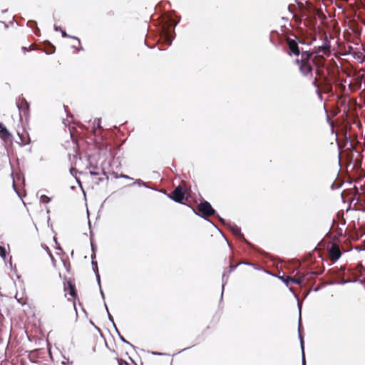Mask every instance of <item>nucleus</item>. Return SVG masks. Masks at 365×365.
Wrapping results in <instances>:
<instances>
[{"instance_id": "1", "label": "nucleus", "mask_w": 365, "mask_h": 365, "mask_svg": "<svg viewBox=\"0 0 365 365\" xmlns=\"http://www.w3.org/2000/svg\"><path fill=\"white\" fill-rule=\"evenodd\" d=\"M296 62L299 65V71L303 76L307 78L312 76L314 59L312 58V53L308 52L302 53L301 59H297Z\"/></svg>"}, {"instance_id": "2", "label": "nucleus", "mask_w": 365, "mask_h": 365, "mask_svg": "<svg viewBox=\"0 0 365 365\" xmlns=\"http://www.w3.org/2000/svg\"><path fill=\"white\" fill-rule=\"evenodd\" d=\"M198 210L203 215L207 217L213 215L215 212V210L212 207L210 203L207 201L201 202L198 205Z\"/></svg>"}, {"instance_id": "3", "label": "nucleus", "mask_w": 365, "mask_h": 365, "mask_svg": "<svg viewBox=\"0 0 365 365\" xmlns=\"http://www.w3.org/2000/svg\"><path fill=\"white\" fill-rule=\"evenodd\" d=\"M329 257L331 260L336 261L341 257V251L339 247L336 244H332L329 250Z\"/></svg>"}, {"instance_id": "4", "label": "nucleus", "mask_w": 365, "mask_h": 365, "mask_svg": "<svg viewBox=\"0 0 365 365\" xmlns=\"http://www.w3.org/2000/svg\"><path fill=\"white\" fill-rule=\"evenodd\" d=\"M184 195L183 190L180 186H178L174 190L172 199L177 202H181L184 199Z\"/></svg>"}, {"instance_id": "5", "label": "nucleus", "mask_w": 365, "mask_h": 365, "mask_svg": "<svg viewBox=\"0 0 365 365\" xmlns=\"http://www.w3.org/2000/svg\"><path fill=\"white\" fill-rule=\"evenodd\" d=\"M11 137V135L5 125L2 123H0V138L4 140H6Z\"/></svg>"}, {"instance_id": "6", "label": "nucleus", "mask_w": 365, "mask_h": 365, "mask_svg": "<svg viewBox=\"0 0 365 365\" xmlns=\"http://www.w3.org/2000/svg\"><path fill=\"white\" fill-rule=\"evenodd\" d=\"M288 45L292 53L299 56L300 53L297 43L294 40H289Z\"/></svg>"}, {"instance_id": "7", "label": "nucleus", "mask_w": 365, "mask_h": 365, "mask_svg": "<svg viewBox=\"0 0 365 365\" xmlns=\"http://www.w3.org/2000/svg\"><path fill=\"white\" fill-rule=\"evenodd\" d=\"M300 322H301V309H299V336L300 339V344H301V349L302 351V365H305V357H304V341L302 336L300 334Z\"/></svg>"}, {"instance_id": "8", "label": "nucleus", "mask_w": 365, "mask_h": 365, "mask_svg": "<svg viewBox=\"0 0 365 365\" xmlns=\"http://www.w3.org/2000/svg\"><path fill=\"white\" fill-rule=\"evenodd\" d=\"M330 43L328 41L324 42L321 46H319V53L322 52L324 54L329 53Z\"/></svg>"}, {"instance_id": "9", "label": "nucleus", "mask_w": 365, "mask_h": 365, "mask_svg": "<svg viewBox=\"0 0 365 365\" xmlns=\"http://www.w3.org/2000/svg\"><path fill=\"white\" fill-rule=\"evenodd\" d=\"M230 229L234 235L239 236L240 237L244 238L243 235L241 233L240 228L237 227L236 225L233 224L230 225Z\"/></svg>"}, {"instance_id": "10", "label": "nucleus", "mask_w": 365, "mask_h": 365, "mask_svg": "<svg viewBox=\"0 0 365 365\" xmlns=\"http://www.w3.org/2000/svg\"><path fill=\"white\" fill-rule=\"evenodd\" d=\"M92 265L93 267V269L94 271L96 272V278H97V280H98V284H100V275L98 272V267H97V263L94 261H92Z\"/></svg>"}, {"instance_id": "11", "label": "nucleus", "mask_w": 365, "mask_h": 365, "mask_svg": "<svg viewBox=\"0 0 365 365\" xmlns=\"http://www.w3.org/2000/svg\"><path fill=\"white\" fill-rule=\"evenodd\" d=\"M50 201H51V198L48 197V196L45 195H42L40 197V202L41 203L46 204V203H48Z\"/></svg>"}, {"instance_id": "12", "label": "nucleus", "mask_w": 365, "mask_h": 365, "mask_svg": "<svg viewBox=\"0 0 365 365\" xmlns=\"http://www.w3.org/2000/svg\"><path fill=\"white\" fill-rule=\"evenodd\" d=\"M69 294L73 297H76V290H75V287L71 284V283H69Z\"/></svg>"}, {"instance_id": "13", "label": "nucleus", "mask_w": 365, "mask_h": 365, "mask_svg": "<svg viewBox=\"0 0 365 365\" xmlns=\"http://www.w3.org/2000/svg\"><path fill=\"white\" fill-rule=\"evenodd\" d=\"M0 256L3 258V259H5L6 257V250L4 247L0 246Z\"/></svg>"}, {"instance_id": "14", "label": "nucleus", "mask_w": 365, "mask_h": 365, "mask_svg": "<svg viewBox=\"0 0 365 365\" xmlns=\"http://www.w3.org/2000/svg\"><path fill=\"white\" fill-rule=\"evenodd\" d=\"M135 184H137L138 186H144V187H147L145 182H144L143 181H142L141 180L138 179V180H136V181L135 182Z\"/></svg>"}, {"instance_id": "15", "label": "nucleus", "mask_w": 365, "mask_h": 365, "mask_svg": "<svg viewBox=\"0 0 365 365\" xmlns=\"http://www.w3.org/2000/svg\"><path fill=\"white\" fill-rule=\"evenodd\" d=\"M106 308L107 312H108V307H107V306H106ZM108 318H109V320H110V322H112V323H113V324H114V321H113V317L110 315V314L109 312H108Z\"/></svg>"}, {"instance_id": "16", "label": "nucleus", "mask_w": 365, "mask_h": 365, "mask_svg": "<svg viewBox=\"0 0 365 365\" xmlns=\"http://www.w3.org/2000/svg\"><path fill=\"white\" fill-rule=\"evenodd\" d=\"M225 274H223V276H222V291L221 296H222V294H223V289H224V287H225Z\"/></svg>"}, {"instance_id": "17", "label": "nucleus", "mask_w": 365, "mask_h": 365, "mask_svg": "<svg viewBox=\"0 0 365 365\" xmlns=\"http://www.w3.org/2000/svg\"><path fill=\"white\" fill-rule=\"evenodd\" d=\"M120 178H125V179H130L131 180L132 178L126 175H123V174H121L120 175Z\"/></svg>"}, {"instance_id": "18", "label": "nucleus", "mask_w": 365, "mask_h": 365, "mask_svg": "<svg viewBox=\"0 0 365 365\" xmlns=\"http://www.w3.org/2000/svg\"><path fill=\"white\" fill-rule=\"evenodd\" d=\"M313 86H314V87L318 88V84H317V78H316V77H315V78H314V81H313Z\"/></svg>"}, {"instance_id": "19", "label": "nucleus", "mask_w": 365, "mask_h": 365, "mask_svg": "<svg viewBox=\"0 0 365 365\" xmlns=\"http://www.w3.org/2000/svg\"><path fill=\"white\" fill-rule=\"evenodd\" d=\"M166 41H168V43L169 45L171 44V39L169 38L168 36H166Z\"/></svg>"}, {"instance_id": "20", "label": "nucleus", "mask_w": 365, "mask_h": 365, "mask_svg": "<svg viewBox=\"0 0 365 365\" xmlns=\"http://www.w3.org/2000/svg\"><path fill=\"white\" fill-rule=\"evenodd\" d=\"M90 174H91V175H94V176H96V175H98V173L94 172V171H90Z\"/></svg>"}, {"instance_id": "21", "label": "nucleus", "mask_w": 365, "mask_h": 365, "mask_svg": "<svg viewBox=\"0 0 365 365\" xmlns=\"http://www.w3.org/2000/svg\"><path fill=\"white\" fill-rule=\"evenodd\" d=\"M61 32L62 36H63V37H66V36H68V35L66 34V33L64 31L61 30Z\"/></svg>"}, {"instance_id": "22", "label": "nucleus", "mask_w": 365, "mask_h": 365, "mask_svg": "<svg viewBox=\"0 0 365 365\" xmlns=\"http://www.w3.org/2000/svg\"><path fill=\"white\" fill-rule=\"evenodd\" d=\"M120 339L122 341H123L124 343H126V344H129L128 341H127L123 336H120Z\"/></svg>"}, {"instance_id": "23", "label": "nucleus", "mask_w": 365, "mask_h": 365, "mask_svg": "<svg viewBox=\"0 0 365 365\" xmlns=\"http://www.w3.org/2000/svg\"><path fill=\"white\" fill-rule=\"evenodd\" d=\"M54 29H55L56 31H61V30H62L61 28H58L56 26H54Z\"/></svg>"}, {"instance_id": "24", "label": "nucleus", "mask_w": 365, "mask_h": 365, "mask_svg": "<svg viewBox=\"0 0 365 365\" xmlns=\"http://www.w3.org/2000/svg\"><path fill=\"white\" fill-rule=\"evenodd\" d=\"M101 294L102 297H104V294L102 290L101 291Z\"/></svg>"}]
</instances>
